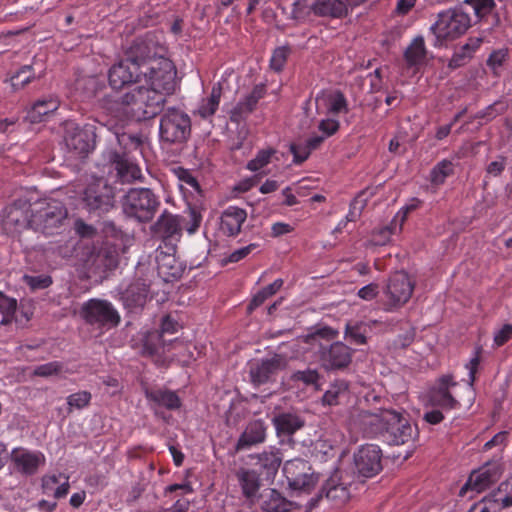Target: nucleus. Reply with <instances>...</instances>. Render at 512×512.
I'll list each match as a JSON object with an SVG mask.
<instances>
[{"label":"nucleus","mask_w":512,"mask_h":512,"mask_svg":"<svg viewBox=\"0 0 512 512\" xmlns=\"http://www.w3.org/2000/svg\"><path fill=\"white\" fill-rule=\"evenodd\" d=\"M64 371L63 363L59 361H52L45 364L38 365L33 370V375L39 377H50L59 375Z\"/></svg>","instance_id":"48"},{"label":"nucleus","mask_w":512,"mask_h":512,"mask_svg":"<svg viewBox=\"0 0 512 512\" xmlns=\"http://www.w3.org/2000/svg\"><path fill=\"white\" fill-rule=\"evenodd\" d=\"M508 58L507 49H498L493 51L487 59V66L493 71L495 75L499 74V69L503 66Z\"/></svg>","instance_id":"52"},{"label":"nucleus","mask_w":512,"mask_h":512,"mask_svg":"<svg viewBox=\"0 0 512 512\" xmlns=\"http://www.w3.org/2000/svg\"><path fill=\"white\" fill-rule=\"evenodd\" d=\"M496 480L497 476L495 473H492L490 470H483L473 473L469 477L466 486L479 493L489 488Z\"/></svg>","instance_id":"39"},{"label":"nucleus","mask_w":512,"mask_h":512,"mask_svg":"<svg viewBox=\"0 0 512 512\" xmlns=\"http://www.w3.org/2000/svg\"><path fill=\"white\" fill-rule=\"evenodd\" d=\"M64 141L66 147L76 157H84L93 148L88 132L72 122L67 123L65 126Z\"/></svg>","instance_id":"20"},{"label":"nucleus","mask_w":512,"mask_h":512,"mask_svg":"<svg viewBox=\"0 0 512 512\" xmlns=\"http://www.w3.org/2000/svg\"><path fill=\"white\" fill-rule=\"evenodd\" d=\"M325 494L326 498L335 505H342L350 498V491L346 482L342 481L338 472H335L324 484L321 495Z\"/></svg>","instance_id":"23"},{"label":"nucleus","mask_w":512,"mask_h":512,"mask_svg":"<svg viewBox=\"0 0 512 512\" xmlns=\"http://www.w3.org/2000/svg\"><path fill=\"white\" fill-rule=\"evenodd\" d=\"M349 384L343 379L332 382L322 396L321 403L324 406H335L347 397Z\"/></svg>","instance_id":"34"},{"label":"nucleus","mask_w":512,"mask_h":512,"mask_svg":"<svg viewBox=\"0 0 512 512\" xmlns=\"http://www.w3.org/2000/svg\"><path fill=\"white\" fill-rule=\"evenodd\" d=\"M60 106V100L55 95H48L38 99L28 111V119L33 122H41L44 117L55 112Z\"/></svg>","instance_id":"31"},{"label":"nucleus","mask_w":512,"mask_h":512,"mask_svg":"<svg viewBox=\"0 0 512 512\" xmlns=\"http://www.w3.org/2000/svg\"><path fill=\"white\" fill-rule=\"evenodd\" d=\"M265 85L264 84H258L256 85L251 93L246 96V98L239 103V109L242 112H251L255 108L257 102L263 98L265 95Z\"/></svg>","instance_id":"44"},{"label":"nucleus","mask_w":512,"mask_h":512,"mask_svg":"<svg viewBox=\"0 0 512 512\" xmlns=\"http://www.w3.org/2000/svg\"><path fill=\"white\" fill-rule=\"evenodd\" d=\"M456 386L450 375L440 377L428 393V405L444 411L459 408V401L452 395V389Z\"/></svg>","instance_id":"17"},{"label":"nucleus","mask_w":512,"mask_h":512,"mask_svg":"<svg viewBox=\"0 0 512 512\" xmlns=\"http://www.w3.org/2000/svg\"><path fill=\"white\" fill-rule=\"evenodd\" d=\"M142 354L155 358H162L173 350L186 348L183 341L175 338L166 340L158 330L141 332Z\"/></svg>","instance_id":"14"},{"label":"nucleus","mask_w":512,"mask_h":512,"mask_svg":"<svg viewBox=\"0 0 512 512\" xmlns=\"http://www.w3.org/2000/svg\"><path fill=\"white\" fill-rule=\"evenodd\" d=\"M17 300L0 291V313L16 314Z\"/></svg>","instance_id":"59"},{"label":"nucleus","mask_w":512,"mask_h":512,"mask_svg":"<svg viewBox=\"0 0 512 512\" xmlns=\"http://www.w3.org/2000/svg\"><path fill=\"white\" fill-rule=\"evenodd\" d=\"M425 57V44L423 38H415L405 50V59L410 65L420 63Z\"/></svg>","instance_id":"40"},{"label":"nucleus","mask_w":512,"mask_h":512,"mask_svg":"<svg viewBox=\"0 0 512 512\" xmlns=\"http://www.w3.org/2000/svg\"><path fill=\"white\" fill-rule=\"evenodd\" d=\"M159 204L158 198L150 189L134 188L125 195L122 207L128 217L147 222L154 217Z\"/></svg>","instance_id":"7"},{"label":"nucleus","mask_w":512,"mask_h":512,"mask_svg":"<svg viewBox=\"0 0 512 512\" xmlns=\"http://www.w3.org/2000/svg\"><path fill=\"white\" fill-rule=\"evenodd\" d=\"M267 426L262 420L250 422L237 442V449L243 450L265 441Z\"/></svg>","instance_id":"27"},{"label":"nucleus","mask_w":512,"mask_h":512,"mask_svg":"<svg viewBox=\"0 0 512 512\" xmlns=\"http://www.w3.org/2000/svg\"><path fill=\"white\" fill-rule=\"evenodd\" d=\"M292 379L295 381H301L305 385H315L319 380V374L314 369H307L303 371H296Z\"/></svg>","instance_id":"57"},{"label":"nucleus","mask_w":512,"mask_h":512,"mask_svg":"<svg viewBox=\"0 0 512 512\" xmlns=\"http://www.w3.org/2000/svg\"><path fill=\"white\" fill-rule=\"evenodd\" d=\"M274 153L275 150L272 148L260 150L255 158L248 162L247 168L253 172L259 171L270 162Z\"/></svg>","instance_id":"49"},{"label":"nucleus","mask_w":512,"mask_h":512,"mask_svg":"<svg viewBox=\"0 0 512 512\" xmlns=\"http://www.w3.org/2000/svg\"><path fill=\"white\" fill-rule=\"evenodd\" d=\"M286 366V360L280 356L275 355L269 359H263L253 363L250 367L251 381L255 385H261L272 381L274 376Z\"/></svg>","instance_id":"19"},{"label":"nucleus","mask_w":512,"mask_h":512,"mask_svg":"<svg viewBox=\"0 0 512 512\" xmlns=\"http://www.w3.org/2000/svg\"><path fill=\"white\" fill-rule=\"evenodd\" d=\"M317 16V0H296L292 4L290 18L297 23H304Z\"/></svg>","instance_id":"35"},{"label":"nucleus","mask_w":512,"mask_h":512,"mask_svg":"<svg viewBox=\"0 0 512 512\" xmlns=\"http://www.w3.org/2000/svg\"><path fill=\"white\" fill-rule=\"evenodd\" d=\"M222 96V88L221 85L215 84L213 85L210 95L202 99L200 102L197 112L202 118H208L215 114L218 109L220 99Z\"/></svg>","instance_id":"37"},{"label":"nucleus","mask_w":512,"mask_h":512,"mask_svg":"<svg viewBox=\"0 0 512 512\" xmlns=\"http://www.w3.org/2000/svg\"><path fill=\"white\" fill-rule=\"evenodd\" d=\"M278 436H291L305 425V420L295 412H282L272 419Z\"/></svg>","instance_id":"25"},{"label":"nucleus","mask_w":512,"mask_h":512,"mask_svg":"<svg viewBox=\"0 0 512 512\" xmlns=\"http://www.w3.org/2000/svg\"><path fill=\"white\" fill-rule=\"evenodd\" d=\"M174 172L178 180V187L185 196L186 194H200V185L189 170L177 168Z\"/></svg>","instance_id":"38"},{"label":"nucleus","mask_w":512,"mask_h":512,"mask_svg":"<svg viewBox=\"0 0 512 512\" xmlns=\"http://www.w3.org/2000/svg\"><path fill=\"white\" fill-rule=\"evenodd\" d=\"M452 173L453 163L449 160H443L439 162L431 171V181L436 185L442 184L445 179Z\"/></svg>","instance_id":"47"},{"label":"nucleus","mask_w":512,"mask_h":512,"mask_svg":"<svg viewBox=\"0 0 512 512\" xmlns=\"http://www.w3.org/2000/svg\"><path fill=\"white\" fill-rule=\"evenodd\" d=\"M156 54V45L151 37L134 40L125 51L124 57L110 67V87L119 90L132 84L139 85L173 64L169 59L157 57Z\"/></svg>","instance_id":"2"},{"label":"nucleus","mask_w":512,"mask_h":512,"mask_svg":"<svg viewBox=\"0 0 512 512\" xmlns=\"http://www.w3.org/2000/svg\"><path fill=\"white\" fill-rule=\"evenodd\" d=\"M337 335L336 330L325 327L307 337V342L318 353L321 365L326 370L344 368L352 359L351 349L344 343L337 341L330 344Z\"/></svg>","instance_id":"4"},{"label":"nucleus","mask_w":512,"mask_h":512,"mask_svg":"<svg viewBox=\"0 0 512 512\" xmlns=\"http://www.w3.org/2000/svg\"><path fill=\"white\" fill-rule=\"evenodd\" d=\"M117 265V259L114 254L107 250H100L93 260L92 266L99 271H105L114 268Z\"/></svg>","instance_id":"45"},{"label":"nucleus","mask_w":512,"mask_h":512,"mask_svg":"<svg viewBox=\"0 0 512 512\" xmlns=\"http://www.w3.org/2000/svg\"><path fill=\"white\" fill-rule=\"evenodd\" d=\"M466 3L471 6L478 18L488 15L495 5L493 0H466Z\"/></svg>","instance_id":"54"},{"label":"nucleus","mask_w":512,"mask_h":512,"mask_svg":"<svg viewBox=\"0 0 512 512\" xmlns=\"http://www.w3.org/2000/svg\"><path fill=\"white\" fill-rule=\"evenodd\" d=\"M366 327L363 323H348L345 328V338L356 345L366 343Z\"/></svg>","instance_id":"43"},{"label":"nucleus","mask_w":512,"mask_h":512,"mask_svg":"<svg viewBox=\"0 0 512 512\" xmlns=\"http://www.w3.org/2000/svg\"><path fill=\"white\" fill-rule=\"evenodd\" d=\"M80 316L86 323L98 328L110 329L120 322V315L112 303L96 298L82 304Z\"/></svg>","instance_id":"9"},{"label":"nucleus","mask_w":512,"mask_h":512,"mask_svg":"<svg viewBox=\"0 0 512 512\" xmlns=\"http://www.w3.org/2000/svg\"><path fill=\"white\" fill-rule=\"evenodd\" d=\"M188 217L189 221L177 215L164 213L156 222V231L167 238L180 235L183 228L189 234H193L201 224L202 215L197 207L189 206Z\"/></svg>","instance_id":"12"},{"label":"nucleus","mask_w":512,"mask_h":512,"mask_svg":"<svg viewBox=\"0 0 512 512\" xmlns=\"http://www.w3.org/2000/svg\"><path fill=\"white\" fill-rule=\"evenodd\" d=\"M290 52L291 50L288 46L276 48L270 59V67L276 72L281 71L286 64Z\"/></svg>","instance_id":"50"},{"label":"nucleus","mask_w":512,"mask_h":512,"mask_svg":"<svg viewBox=\"0 0 512 512\" xmlns=\"http://www.w3.org/2000/svg\"><path fill=\"white\" fill-rule=\"evenodd\" d=\"M352 421L363 433L371 437L381 435L390 445H404L418 435L417 429L395 410L383 409L379 413L360 411Z\"/></svg>","instance_id":"3"},{"label":"nucleus","mask_w":512,"mask_h":512,"mask_svg":"<svg viewBox=\"0 0 512 512\" xmlns=\"http://www.w3.org/2000/svg\"><path fill=\"white\" fill-rule=\"evenodd\" d=\"M32 207L27 202L18 201L4 210L2 227L7 234L16 235L27 228H32Z\"/></svg>","instance_id":"15"},{"label":"nucleus","mask_w":512,"mask_h":512,"mask_svg":"<svg viewBox=\"0 0 512 512\" xmlns=\"http://www.w3.org/2000/svg\"><path fill=\"white\" fill-rule=\"evenodd\" d=\"M414 290L409 275L404 271H397L390 276L384 294L387 301L384 303L385 311H393L409 301Z\"/></svg>","instance_id":"13"},{"label":"nucleus","mask_w":512,"mask_h":512,"mask_svg":"<svg viewBox=\"0 0 512 512\" xmlns=\"http://www.w3.org/2000/svg\"><path fill=\"white\" fill-rule=\"evenodd\" d=\"M91 398V393L88 391H79L77 393L69 395L67 397V404L69 406V410H80L87 407L91 401Z\"/></svg>","instance_id":"51"},{"label":"nucleus","mask_w":512,"mask_h":512,"mask_svg":"<svg viewBox=\"0 0 512 512\" xmlns=\"http://www.w3.org/2000/svg\"><path fill=\"white\" fill-rule=\"evenodd\" d=\"M398 230H401V225L398 227ZM396 232H397V220H396V218H394L390 226H385V227H382V228L378 229L377 231H375V233H374L375 244H377V245L386 244L389 241L390 236L392 234H395Z\"/></svg>","instance_id":"53"},{"label":"nucleus","mask_w":512,"mask_h":512,"mask_svg":"<svg viewBox=\"0 0 512 512\" xmlns=\"http://www.w3.org/2000/svg\"><path fill=\"white\" fill-rule=\"evenodd\" d=\"M145 395L149 401L169 410L178 409L181 405L178 395L170 390H146Z\"/></svg>","instance_id":"36"},{"label":"nucleus","mask_w":512,"mask_h":512,"mask_svg":"<svg viewBox=\"0 0 512 512\" xmlns=\"http://www.w3.org/2000/svg\"><path fill=\"white\" fill-rule=\"evenodd\" d=\"M236 478L243 495L247 499H253L257 496L260 489V478L255 470L241 468L237 471Z\"/></svg>","instance_id":"32"},{"label":"nucleus","mask_w":512,"mask_h":512,"mask_svg":"<svg viewBox=\"0 0 512 512\" xmlns=\"http://www.w3.org/2000/svg\"><path fill=\"white\" fill-rule=\"evenodd\" d=\"M378 293H379L378 285L374 284V283H370V284L362 287L361 289H359L358 296L363 300L371 301L374 298H376Z\"/></svg>","instance_id":"63"},{"label":"nucleus","mask_w":512,"mask_h":512,"mask_svg":"<svg viewBox=\"0 0 512 512\" xmlns=\"http://www.w3.org/2000/svg\"><path fill=\"white\" fill-rule=\"evenodd\" d=\"M81 199L90 213L101 215L114 207L115 190L105 179L97 178L87 184Z\"/></svg>","instance_id":"8"},{"label":"nucleus","mask_w":512,"mask_h":512,"mask_svg":"<svg viewBox=\"0 0 512 512\" xmlns=\"http://www.w3.org/2000/svg\"><path fill=\"white\" fill-rule=\"evenodd\" d=\"M290 151L294 156V162L302 163L303 161H305L308 158V156L311 152V149L309 148V146L307 144H304V145L292 144L290 146Z\"/></svg>","instance_id":"60"},{"label":"nucleus","mask_w":512,"mask_h":512,"mask_svg":"<svg viewBox=\"0 0 512 512\" xmlns=\"http://www.w3.org/2000/svg\"><path fill=\"white\" fill-rule=\"evenodd\" d=\"M498 501L495 495L484 497L481 501L474 504L468 512H497Z\"/></svg>","instance_id":"55"},{"label":"nucleus","mask_w":512,"mask_h":512,"mask_svg":"<svg viewBox=\"0 0 512 512\" xmlns=\"http://www.w3.org/2000/svg\"><path fill=\"white\" fill-rule=\"evenodd\" d=\"M179 327L180 325L176 320H174L171 316L166 315L165 317H163L161 322V328L158 331L162 333L163 336H165L166 334L172 335L178 331Z\"/></svg>","instance_id":"62"},{"label":"nucleus","mask_w":512,"mask_h":512,"mask_svg":"<svg viewBox=\"0 0 512 512\" xmlns=\"http://www.w3.org/2000/svg\"><path fill=\"white\" fill-rule=\"evenodd\" d=\"M512 337V325L505 324L494 333V343L497 347L504 345Z\"/></svg>","instance_id":"61"},{"label":"nucleus","mask_w":512,"mask_h":512,"mask_svg":"<svg viewBox=\"0 0 512 512\" xmlns=\"http://www.w3.org/2000/svg\"><path fill=\"white\" fill-rule=\"evenodd\" d=\"M31 71L32 67L30 65H25L11 77L10 82L14 91L24 88L32 81V79H34Z\"/></svg>","instance_id":"46"},{"label":"nucleus","mask_w":512,"mask_h":512,"mask_svg":"<svg viewBox=\"0 0 512 512\" xmlns=\"http://www.w3.org/2000/svg\"><path fill=\"white\" fill-rule=\"evenodd\" d=\"M106 159L116 171V177L121 183H131L142 176L141 169L126 153L109 150Z\"/></svg>","instance_id":"18"},{"label":"nucleus","mask_w":512,"mask_h":512,"mask_svg":"<svg viewBox=\"0 0 512 512\" xmlns=\"http://www.w3.org/2000/svg\"><path fill=\"white\" fill-rule=\"evenodd\" d=\"M256 248H258V245L255 243H252L245 247L239 248L230 254L229 261L230 262H238L241 259L245 258L247 255H249Z\"/></svg>","instance_id":"64"},{"label":"nucleus","mask_w":512,"mask_h":512,"mask_svg":"<svg viewBox=\"0 0 512 512\" xmlns=\"http://www.w3.org/2000/svg\"><path fill=\"white\" fill-rule=\"evenodd\" d=\"M67 209L58 200L38 202L31 210L32 229L45 235H54L64 226Z\"/></svg>","instance_id":"5"},{"label":"nucleus","mask_w":512,"mask_h":512,"mask_svg":"<svg viewBox=\"0 0 512 512\" xmlns=\"http://www.w3.org/2000/svg\"><path fill=\"white\" fill-rule=\"evenodd\" d=\"M381 461V449L374 444L361 446L354 454L355 471L365 478H371L382 470Z\"/></svg>","instance_id":"16"},{"label":"nucleus","mask_w":512,"mask_h":512,"mask_svg":"<svg viewBox=\"0 0 512 512\" xmlns=\"http://www.w3.org/2000/svg\"><path fill=\"white\" fill-rule=\"evenodd\" d=\"M176 69L174 64L158 71L136 88L129 90L117 100L105 97L101 106L118 119L144 121L160 114L166 97L175 90Z\"/></svg>","instance_id":"1"},{"label":"nucleus","mask_w":512,"mask_h":512,"mask_svg":"<svg viewBox=\"0 0 512 512\" xmlns=\"http://www.w3.org/2000/svg\"><path fill=\"white\" fill-rule=\"evenodd\" d=\"M260 507L264 512H292L293 502L284 498L276 489H265L260 495Z\"/></svg>","instance_id":"24"},{"label":"nucleus","mask_w":512,"mask_h":512,"mask_svg":"<svg viewBox=\"0 0 512 512\" xmlns=\"http://www.w3.org/2000/svg\"><path fill=\"white\" fill-rule=\"evenodd\" d=\"M319 131L325 138L332 136L339 129V122L336 119H323L318 125Z\"/></svg>","instance_id":"58"},{"label":"nucleus","mask_w":512,"mask_h":512,"mask_svg":"<svg viewBox=\"0 0 512 512\" xmlns=\"http://www.w3.org/2000/svg\"><path fill=\"white\" fill-rule=\"evenodd\" d=\"M41 486L43 494L60 499L65 497L69 492V478L61 473L45 475L42 478Z\"/></svg>","instance_id":"29"},{"label":"nucleus","mask_w":512,"mask_h":512,"mask_svg":"<svg viewBox=\"0 0 512 512\" xmlns=\"http://www.w3.org/2000/svg\"><path fill=\"white\" fill-rule=\"evenodd\" d=\"M283 286L282 279H276L273 283L269 284L261 291H259L252 299L249 308L254 309L260 305H262L266 299L274 295L280 288Z\"/></svg>","instance_id":"42"},{"label":"nucleus","mask_w":512,"mask_h":512,"mask_svg":"<svg viewBox=\"0 0 512 512\" xmlns=\"http://www.w3.org/2000/svg\"><path fill=\"white\" fill-rule=\"evenodd\" d=\"M483 40L481 37H470L467 42L457 48L449 60V68L456 69L466 65L480 48Z\"/></svg>","instance_id":"30"},{"label":"nucleus","mask_w":512,"mask_h":512,"mask_svg":"<svg viewBox=\"0 0 512 512\" xmlns=\"http://www.w3.org/2000/svg\"><path fill=\"white\" fill-rule=\"evenodd\" d=\"M318 114L337 115L347 111V101L339 91H320L315 97Z\"/></svg>","instance_id":"22"},{"label":"nucleus","mask_w":512,"mask_h":512,"mask_svg":"<svg viewBox=\"0 0 512 512\" xmlns=\"http://www.w3.org/2000/svg\"><path fill=\"white\" fill-rule=\"evenodd\" d=\"M157 260V267L160 274L172 276V277H178L180 274V271L177 267H175V257L171 254H164L163 252H160L156 256Z\"/></svg>","instance_id":"41"},{"label":"nucleus","mask_w":512,"mask_h":512,"mask_svg":"<svg viewBox=\"0 0 512 512\" xmlns=\"http://www.w3.org/2000/svg\"><path fill=\"white\" fill-rule=\"evenodd\" d=\"M283 473L292 490L310 492L318 482V476L309 462L300 458L286 461L283 465Z\"/></svg>","instance_id":"11"},{"label":"nucleus","mask_w":512,"mask_h":512,"mask_svg":"<svg viewBox=\"0 0 512 512\" xmlns=\"http://www.w3.org/2000/svg\"><path fill=\"white\" fill-rule=\"evenodd\" d=\"M160 137L168 143L185 141L191 131L189 116L183 111L169 108L160 120Z\"/></svg>","instance_id":"10"},{"label":"nucleus","mask_w":512,"mask_h":512,"mask_svg":"<svg viewBox=\"0 0 512 512\" xmlns=\"http://www.w3.org/2000/svg\"><path fill=\"white\" fill-rule=\"evenodd\" d=\"M256 464L267 477H274L281 465L282 457L279 449L271 448L255 456Z\"/></svg>","instance_id":"33"},{"label":"nucleus","mask_w":512,"mask_h":512,"mask_svg":"<svg viewBox=\"0 0 512 512\" xmlns=\"http://www.w3.org/2000/svg\"><path fill=\"white\" fill-rule=\"evenodd\" d=\"M471 26L469 13L461 7L447 9L438 14L437 21L431 26L435 35V46L444 41L454 40L463 35Z\"/></svg>","instance_id":"6"},{"label":"nucleus","mask_w":512,"mask_h":512,"mask_svg":"<svg viewBox=\"0 0 512 512\" xmlns=\"http://www.w3.org/2000/svg\"><path fill=\"white\" fill-rule=\"evenodd\" d=\"M148 292V286L138 280L123 291L121 299L124 306L130 310L142 308L147 301Z\"/></svg>","instance_id":"28"},{"label":"nucleus","mask_w":512,"mask_h":512,"mask_svg":"<svg viewBox=\"0 0 512 512\" xmlns=\"http://www.w3.org/2000/svg\"><path fill=\"white\" fill-rule=\"evenodd\" d=\"M15 469L24 475H33L45 464V456L40 451L16 448L11 453Z\"/></svg>","instance_id":"21"},{"label":"nucleus","mask_w":512,"mask_h":512,"mask_svg":"<svg viewBox=\"0 0 512 512\" xmlns=\"http://www.w3.org/2000/svg\"><path fill=\"white\" fill-rule=\"evenodd\" d=\"M246 218L247 213L244 209L236 206H229L221 215L220 229L228 236H235L240 232Z\"/></svg>","instance_id":"26"},{"label":"nucleus","mask_w":512,"mask_h":512,"mask_svg":"<svg viewBox=\"0 0 512 512\" xmlns=\"http://www.w3.org/2000/svg\"><path fill=\"white\" fill-rule=\"evenodd\" d=\"M25 283L31 287V289H45L52 284V278L49 275H36V276H24Z\"/></svg>","instance_id":"56"}]
</instances>
